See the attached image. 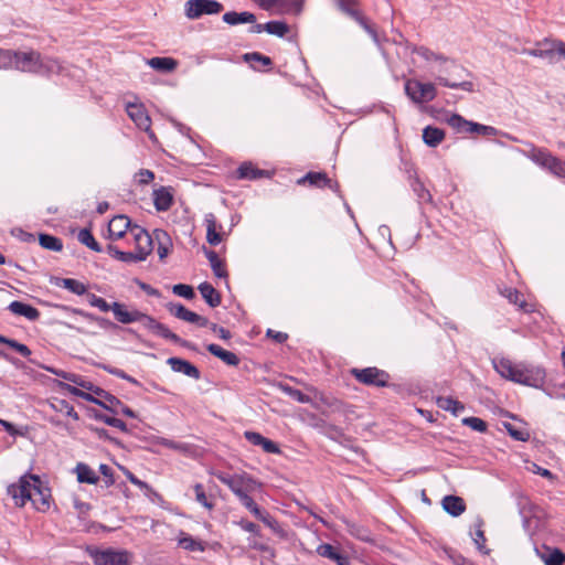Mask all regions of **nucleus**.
I'll return each mask as SVG.
<instances>
[{
  "label": "nucleus",
  "mask_w": 565,
  "mask_h": 565,
  "mask_svg": "<svg viewBox=\"0 0 565 565\" xmlns=\"http://www.w3.org/2000/svg\"><path fill=\"white\" fill-rule=\"evenodd\" d=\"M205 255L210 262L214 275L218 278L226 277V270L218 255L214 250H205Z\"/></svg>",
  "instance_id": "obj_34"
},
{
  "label": "nucleus",
  "mask_w": 565,
  "mask_h": 565,
  "mask_svg": "<svg viewBox=\"0 0 565 565\" xmlns=\"http://www.w3.org/2000/svg\"><path fill=\"white\" fill-rule=\"evenodd\" d=\"M540 555L545 565H563L565 562V554L558 548H546Z\"/></svg>",
  "instance_id": "obj_31"
},
{
  "label": "nucleus",
  "mask_w": 565,
  "mask_h": 565,
  "mask_svg": "<svg viewBox=\"0 0 565 565\" xmlns=\"http://www.w3.org/2000/svg\"><path fill=\"white\" fill-rule=\"evenodd\" d=\"M179 545L189 551H204V546L201 542L195 541L192 536L184 533H182L181 537L179 539Z\"/></svg>",
  "instance_id": "obj_43"
},
{
  "label": "nucleus",
  "mask_w": 565,
  "mask_h": 565,
  "mask_svg": "<svg viewBox=\"0 0 565 565\" xmlns=\"http://www.w3.org/2000/svg\"><path fill=\"white\" fill-rule=\"evenodd\" d=\"M96 565H129L130 554L126 551L105 550L93 554Z\"/></svg>",
  "instance_id": "obj_9"
},
{
  "label": "nucleus",
  "mask_w": 565,
  "mask_h": 565,
  "mask_svg": "<svg viewBox=\"0 0 565 565\" xmlns=\"http://www.w3.org/2000/svg\"><path fill=\"white\" fill-rule=\"evenodd\" d=\"M168 310L174 317L184 320L190 323H195L200 327L209 326V320L189 309H186L183 305L180 303H169L167 306Z\"/></svg>",
  "instance_id": "obj_12"
},
{
  "label": "nucleus",
  "mask_w": 565,
  "mask_h": 565,
  "mask_svg": "<svg viewBox=\"0 0 565 565\" xmlns=\"http://www.w3.org/2000/svg\"><path fill=\"white\" fill-rule=\"evenodd\" d=\"M107 249L110 256L124 263H138L145 260L143 257H141L140 254L137 253L136 250L122 252L118 249L115 245H109Z\"/></svg>",
  "instance_id": "obj_27"
},
{
  "label": "nucleus",
  "mask_w": 565,
  "mask_h": 565,
  "mask_svg": "<svg viewBox=\"0 0 565 565\" xmlns=\"http://www.w3.org/2000/svg\"><path fill=\"white\" fill-rule=\"evenodd\" d=\"M301 181H308L310 184L317 186H326L331 182V180L327 178V174L320 172H310Z\"/></svg>",
  "instance_id": "obj_48"
},
{
  "label": "nucleus",
  "mask_w": 565,
  "mask_h": 565,
  "mask_svg": "<svg viewBox=\"0 0 565 565\" xmlns=\"http://www.w3.org/2000/svg\"><path fill=\"white\" fill-rule=\"evenodd\" d=\"M523 53L530 56L545 58L553 63L555 53L565 58V42L545 39L537 43V47L525 49Z\"/></svg>",
  "instance_id": "obj_6"
},
{
  "label": "nucleus",
  "mask_w": 565,
  "mask_h": 565,
  "mask_svg": "<svg viewBox=\"0 0 565 565\" xmlns=\"http://www.w3.org/2000/svg\"><path fill=\"white\" fill-rule=\"evenodd\" d=\"M503 426L515 440L526 441L530 438V434L526 430L518 429L510 423H503Z\"/></svg>",
  "instance_id": "obj_53"
},
{
  "label": "nucleus",
  "mask_w": 565,
  "mask_h": 565,
  "mask_svg": "<svg viewBox=\"0 0 565 565\" xmlns=\"http://www.w3.org/2000/svg\"><path fill=\"white\" fill-rule=\"evenodd\" d=\"M77 480L82 483L95 484L98 481V477L88 466L78 463L76 466Z\"/></svg>",
  "instance_id": "obj_33"
},
{
  "label": "nucleus",
  "mask_w": 565,
  "mask_h": 565,
  "mask_svg": "<svg viewBox=\"0 0 565 565\" xmlns=\"http://www.w3.org/2000/svg\"><path fill=\"white\" fill-rule=\"evenodd\" d=\"M436 81H437L438 84H440L443 86H446V87H449V88H460V89H463L466 92H473L475 90L473 83L469 82V81H463V82H460V83H456V82H450L447 77L441 76V75L437 76Z\"/></svg>",
  "instance_id": "obj_38"
},
{
  "label": "nucleus",
  "mask_w": 565,
  "mask_h": 565,
  "mask_svg": "<svg viewBox=\"0 0 565 565\" xmlns=\"http://www.w3.org/2000/svg\"><path fill=\"white\" fill-rule=\"evenodd\" d=\"M153 202L158 211H167L171 207L173 196L167 188H160L153 191Z\"/></svg>",
  "instance_id": "obj_21"
},
{
  "label": "nucleus",
  "mask_w": 565,
  "mask_h": 565,
  "mask_svg": "<svg viewBox=\"0 0 565 565\" xmlns=\"http://www.w3.org/2000/svg\"><path fill=\"white\" fill-rule=\"evenodd\" d=\"M57 285L75 295H84L87 291V288L83 282L72 278H63Z\"/></svg>",
  "instance_id": "obj_36"
},
{
  "label": "nucleus",
  "mask_w": 565,
  "mask_h": 565,
  "mask_svg": "<svg viewBox=\"0 0 565 565\" xmlns=\"http://www.w3.org/2000/svg\"><path fill=\"white\" fill-rule=\"evenodd\" d=\"M260 447L265 452L268 454H280V449L276 443L268 438H264V441L262 443Z\"/></svg>",
  "instance_id": "obj_64"
},
{
  "label": "nucleus",
  "mask_w": 565,
  "mask_h": 565,
  "mask_svg": "<svg viewBox=\"0 0 565 565\" xmlns=\"http://www.w3.org/2000/svg\"><path fill=\"white\" fill-rule=\"evenodd\" d=\"M77 239L88 248H90L94 252H102L100 245L95 241L94 236L92 235L90 231L87 228H83L79 231L77 235Z\"/></svg>",
  "instance_id": "obj_37"
},
{
  "label": "nucleus",
  "mask_w": 565,
  "mask_h": 565,
  "mask_svg": "<svg viewBox=\"0 0 565 565\" xmlns=\"http://www.w3.org/2000/svg\"><path fill=\"white\" fill-rule=\"evenodd\" d=\"M445 138V131L440 128L427 126L423 130V140L429 147H437Z\"/></svg>",
  "instance_id": "obj_28"
},
{
  "label": "nucleus",
  "mask_w": 565,
  "mask_h": 565,
  "mask_svg": "<svg viewBox=\"0 0 565 565\" xmlns=\"http://www.w3.org/2000/svg\"><path fill=\"white\" fill-rule=\"evenodd\" d=\"M436 404L439 408L450 412L455 416H458L461 412L465 411L462 403L449 396L437 397Z\"/></svg>",
  "instance_id": "obj_25"
},
{
  "label": "nucleus",
  "mask_w": 565,
  "mask_h": 565,
  "mask_svg": "<svg viewBox=\"0 0 565 565\" xmlns=\"http://www.w3.org/2000/svg\"><path fill=\"white\" fill-rule=\"evenodd\" d=\"M245 60L247 62H254V61H257V62H260L264 66H268L271 64V60L268 57V56H265V55H262L259 53H247L245 54Z\"/></svg>",
  "instance_id": "obj_61"
},
{
  "label": "nucleus",
  "mask_w": 565,
  "mask_h": 565,
  "mask_svg": "<svg viewBox=\"0 0 565 565\" xmlns=\"http://www.w3.org/2000/svg\"><path fill=\"white\" fill-rule=\"evenodd\" d=\"M206 349L211 354L221 359L227 365L236 366L239 363V359L235 353L226 351L217 344H209Z\"/></svg>",
  "instance_id": "obj_23"
},
{
  "label": "nucleus",
  "mask_w": 565,
  "mask_h": 565,
  "mask_svg": "<svg viewBox=\"0 0 565 565\" xmlns=\"http://www.w3.org/2000/svg\"><path fill=\"white\" fill-rule=\"evenodd\" d=\"M130 236L135 244V250L140 254L143 259L152 252V237L151 235L138 225L130 228Z\"/></svg>",
  "instance_id": "obj_11"
},
{
  "label": "nucleus",
  "mask_w": 565,
  "mask_h": 565,
  "mask_svg": "<svg viewBox=\"0 0 565 565\" xmlns=\"http://www.w3.org/2000/svg\"><path fill=\"white\" fill-rule=\"evenodd\" d=\"M412 53L417 54L418 56L428 62L434 61L439 63H446L449 61L448 57L444 56L443 54L436 53L425 46H414L412 49Z\"/></svg>",
  "instance_id": "obj_30"
},
{
  "label": "nucleus",
  "mask_w": 565,
  "mask_h": 565,
  "mask_svg": "<svg viewBox=\"0 0 565 565\" xmlns=\"http://www.w3.org/2000/svg\"><path fill=\"white\" fill-rule=\"evenodd\" d=\"M441 504L444 510L452 516H459L466 510L465 501L457 495H446Z\"/></svg>",
  "instance_id": "obj_19"
},
{
  "label": "nucleus",
  "mask_w": 565,
  "mask_h": 565,
  "mask_svg": "<svg viewBox=\"0 0 565 565\" xmlns=\"http://www.w3.org/2000/svg\"><path fill=\"white\" fill-rule=\"evenodd\" d=\"M483 521L478 518L475 522V533L472 534V540L477 546V548L483 553V554H489V550L486 548V536H484V532H483Z\"/></svg>",
  "instance_id": "obj_32"
},
{
  "label": "nucleus",
  "mask_w": 565,
  "mask_h": 565,
  "mask_svg": "<svg viewBox=\"0 0 565 565\" xmlns=\"http://www.w3.org/2000/svg\"><path fill=\"white\" fill-rule=\"evenodd\" d=\"M468 132L479 134L486 137H492L499 134L498 129L492 126H486L473 121L471 122Z\"/></svg>",
  "instance_id": "obj_45"
},
{
  "label": "nucleus",
  "mask_w": 565,
  "mask_h": 565,
  "mask_svg": "<svg viewBox=\"0 0 565 565\" xmlns=\"http://www.w3.org/2000/svg\"><path fill=\"white\" fill-rule=\"evenodd\" d=\"M352 374L359 382L375 386H385L388 377L384 371L376 367L353 369Z\"/></svg>",
  "instance_id": "obj_10"
},
{
  "label": "nucleus",
  "mask_w": 565,
  "mask_h": 565,
  "mask_svg": "<svg viewBox=\"0 0 565 565\" xmlns=\"http://www.w3.org/2000/svg\"><path fill=\"white\" fill-rule=\"evenodd\" d=\"M87 300L90 306L98 308L103 312H107L111 309V305L107 303L104 298L98 297L95 294H88Z\"/></svg>",
  "instance_id": "obj_54"
},
{
  "label": "nucleus",
  "mask_w": 565,
  "mask_h": 565,
  "mask_svg": "<svg viewBox=\"0 0 565 565\" xmlns=\"http://www.w3.org/2000/svg\"><path fill=\"white\" fill-rule=\"evenodd\" d=\"M502 296H504L511 303L519 306L520 308L526 310V302L522 300V295L513 288H505L501 291Z\"/></svg>",
  "instance_id": "obj_44"
},
{
  "label": "nucleus",
  "mask_w": 565,
  "mask_h": 565,
  "mask_svg": "<svg viewBox=\"0 0 565 565\" xmlns=\"http://www.w3.org/2000/svg\"><path fill=\"white\" fill-rule=\"evenodd\" d=\"M547 170L557 178L565 179V162L556 157L550 159Z\"/></svg>",
  "instance_id": "obj_51"
},
{
  "label": "nucleus",
  "mask_w": 565,
  "mask_h": 565,
  "mask_svg": "<svg viewBox=\"0 0 565 565\" xmlns=\"http://www.w3.org/2000/svg\"><path fill=\"white\" fill-rule=\"evenodd\" d=\"M250 493H247L246 495H243L241 499H238L241 501V503L246 508L248 509L253 514L254 516L256 518L259 512L262 511V509L254 502V500L252 499V497L249 495Z\"/></svg>",
  "instance_id": "obj_56"
},
{
  "label": "nucleus",
  "mask_w": 565,
  "mask_h": 565,
  "mask_svg": "<svg viewBox=\"0 0 565 565\" xmlns=\"http://www.w3.org/2000/svg\"><path fill=\"white\" fill-rule=\"evenodd\" d=\"M462 424L480 433L487 430L486 422L478 417H466L462 419Z\"/></svg>",
  "instance_id": "obj_55"
},
{
  "label": "nucleus",
  "mask_w": 565,
  "mask_h": 565,
  "mask_svg": "<svg viewBox=\"0 0 565 565\" xmlns=\"http://www.w3.org/2000/svg\"><path fill=\"white\" fill-rule=\"evenodd\" d=\"M153 235H154V239L158 243L157 252H158L159 258L162 260L170 253V249L172 247L171 238L168 235V233L162 230H156L153 232Z\"/></svg>",
  "instance_id": "obj_22"
},
{
  "label": "nucleus",
  "mask_w": 565,
  "mask_h": 565,
  "mask_svg": "<svg viewBox=\"0 0 565 565\" xmlns=\"http://www.w3.org/2000/svg\"><path fill=\"white\" fill-rule=\"evenodd\" d=\"M494 370L505 380L511 382L531 386L540 387L545 381V371L535 365L525 363H513L509 359H494Z\"/></svg>",
  "instance_id": "obj_2"
},
{
  "label": "nucleus",
  "mask_w": 565,
  "mask_h": 565,
  "mask_svg": "<svg viewBox=\"0 0 565 565\" xmlns=\"http://www.w3.org/2000/svg\"><path fill=\"white\" fill-rule=\"evenodd\" d=\"M223 21L230 25H236L241 23H255L256 17L247 11L235 12L230 11L223 14Z\"/></svg>",
  "instance_id": "obj_24"
},
{
  "label": "nucleus",
  "mask_w": 565,
  "mask_h": 565,
  "mask_svg": "<svg viewBox=\"0 0 565 565\" xmlns=\"http://www.w3.org/2000/svg\"><path fill=\"white\" fill-rule=\"evenodd\" d=\"M266 32L277 36H285L289 32V28L285 22L270 21L265 23Z\"/></svg>",
  "instance_id": "obj_41"
},
{
  "label": "nucleus",
  "mask_w": 565,
  "mask_h": 565,
  "mask_svg": "<svg viewBox=\"0 0 565 565\" xmlns=\"http://www.w3.org/2000/svg\"><path fill=\"white\" fill-rule=\"evenodd\" d=\"M215 477L224 484H226L233 493L241 499L247 493H252L260 487L254 478L247 473L226 475L223 472L215 473Z\"/></svg>",
  "instance_id": "obj_4"
},
{
  "label": "nucleus",
  "mask_w": 565,
  "mask_h": 565,
  "mask_svg": "<svg viewBox=\"0 0 565 565\" xmlns=\"http://www.w3.org/2000/svg\"><path fill=\"white\" fill-rule=\"evenodd\" d=\"M17 52L10 50H0V68H15Z\"/></svg>",
  "instance_id": "obj_52"
},
{
  "label": "nucleus",
  "mask_w": 565,
  "mask_h": 565,
  "mask_svg": "<svg viewBox=\"0 0 565 565\" xmlns=\"http://www.w3.org/2000/svg\"><path fill=\"white\" fill-rule=\"evenodd\" d=\"M8 493L18 507H23L29 501L39 511H45L50 507V490L34 475L22 476L17 483L8 487Z\"/></svg>",
  "instance_id": "obj_1"
},
{
  "label": "nucleus",
  "mask_w": 565,
  "mask_h": 565,
  "mask_svg": "<svg viewBox=\"0 0 565 565\" xmlns=\"http://www.w3.org/2000/svg\"><path fill=\"white\" fill-rule=\"evenodd\" d=\"M147 64L156 71L166 73L173 72L178 66V62L172 57H152Z\"/></svg>",
  "instance_id": "obj_26"
},
{
  "label": "nucleus",
  "mask_w": 565,
  "mask_h": 565,
  "mask_svg": "<svg viewBox=\"0 0 565 565\" xmlns=\"http://www.w3.org/2000/svg\"><path fill=\"white\" fill-rule=\"evenodd\" d=\"M237 173L241 179H257L263 174V171L257 170L250 163H243L238 168Z\"/></svg>",
  "instance_id": "obj_47"
},
{
  "label": "nucleus",
  "mask_w": 565,
  "mask_h": 565,
  "mask_svg": "<svg viewBox=\"0 0 565 565\" xmlns=\"http://www.w3.org/2000/svg\"><path fill=\"white\" fill-rule=\"evenodd\" d=\"M99 419L111 427L120 429L121 431L127 430L126 424L119 418H116L113 416H107V415H102V416H99Z\"/></svg>",
  "instance_id": "obj_58"
},
{
  "label": "nucleus",
  "mask_w": 565,
  "mask_h": 565,
  "mask_svg": "<svg viewBox=\"0 0 565 565\" xmlns=\"http://www.w3.org/2000/svg\"><path fill=\"white\" fill-rule=\"evenodd\" d=\"M73 312L74 313H77V315H81L83 316L84 318L90 320V321H95L97 322L100 327L105 328L107 326H111V322L108 321L107 319H104V318H99V317H95L94 315L92 313H87L83 310H79V309H73Z\"/></svg>",
  "instance_id": "obj_59"
},
{
  "label": "nucleus",
  "mask_w": 565,
  "mask_h": 565,
  "mask_svg": "<svg viewBox=\"0 0 565 565\" xmlns=\"http://www.w3.org/2000/svg\"><path fill=\"white\" fill-rule=\"evenodd\" d=\"M39 243L43 248L49 250L61 252L63 249L62 241L49 234H40Z\"/></svg>",
  "instance_id": "obj_35"
},
{
  "label": "nucleus",
  "mask_w": 565,
  "mask_h": 565,
  "mask_svg": "<svg viewBox=\"0 0 565 565\" xmlns=\"http://www.w3.org/2000/svg\"><path fill=\"white\" fill-rule=\"evenodd\" d=\"M173 292L180 297L191 299L194 297L193 288L189 285L179 284L173 286Z\"/></svg>",
  "instance_id": "obj_57"
},
{
  "label": "nucleus",
  "mask_w": 565,
  "mask_h": 565,
  "mask_svg": "<svg viewBox=\"0 0 565 565\" xmlns=\"http://www.w3.org/2000/svg\"><path fill=\"white\" fill-rule=\"evenodd\" d=\"M523 153L531 159L536 164L547 169L550 164V159H553V154L545 149L537 148L533 145H530V149L526 151H523Z\"/></svg>",
  "instance_id": "obj_18"
},
{
  "label": "nucleus",
  "mask_w": 565,
  "mask_h": 565,
  "mask_svg": "<svg viewBox=\"0 0 565 565\" xmlns=\"http://www.w3.org/2000/svg\"><path fill=\"white\" fill-rule=\"evenodd\" d=\"M317 553L326 558H329L335 562L338 565H348L349 559L345 555L341 554L334 546L331 544H320L317 548Z\"/></svg>",
  "instance_id": "obj_20"
},
{
  "label": "nucleus",
  "mask_w": 565,
  "mask_h": 565,
  "mask_svg": "<svg viewBox=\"0 0 565 565\" xmlns=\"http://www.w3.org/2000/svg\"><path fill=\"white\" fill-rule=\"evenodd\" d=\"M264 10L276 9L278 13L287 11V0H254Z\"/></svg>",
  "instance_id": "obj_40"
},
{
  "label": "nucleus",
  "mask_w": 565,
  "mask_h": 565,
  "mask_svg": "<svg viewBox=\"0 0 565 565\" xmlns=\"http://www.w3.org/2000/svg\"><path fill=\"white\" fill-rule=\"evenodd\" d=\"M195 500L202 504L207 510H212L214 508V504L212 501H210L205 494L204 488L201 483H196L193 487Z\"/></svg>",
  "instance_id": "obj_50"
},
{
  "label": "nucleus",
  "mask_w": 565,
  "mask_h": 565,
  "mask_svg": "<svg viewBox=\"0 0 565 565\" xmlns=\"http://www.w3.org/2000/svg\"><path fill=\"white\" fill-rule=\"evenodd\" d=\"M405 93L414 103L423 104L435 99L437 89L433 83H424L412 78L405 83Z\"/></svg>",
  "instance_id": "obj_5"
},
{
  "label": "nucleus",
  "mask_w": 565,
  "mask_h": 565,
  "mask_svg": "<svg viewBox=\"0 0 565 565\" xmlns=\"http://www.w3.org/2000/svg\"><path fill=\"white\" fill-rule=\"evenodd\" d=\"M159 444L167 448H170V449H173V450H177L180 452H186L189 449L188 445H185V444L175 443L173 440L166 439V438H161Z\"/></svg>",
  "instance_id": "obj_60"
},
{
  "label": "nucleus",
  "mask_w": 565,
  "mask_h": 565,
  "mask_svg": "<svg viewBox=\"0 0 565 565\" xmlns=\"http://www.w3.org/2000/svg\"><path fill=\"white\" fill-rule=\"evenodd\" d=\"M15 68L22 72L33 73H60L62 66L52 58H42L38 52H17Z\"/></svg>",
  "instance_id": "obj_3"
},
{
  "label": "nucleus",
  "mask_w": 565,
  "mask_h": 565,
  "mask_svg": "<svg viewBox=\"0 0 565 565\" xmlns=\"http://www.w3.org/2000/svg\"><path fill=\"white\" fill-rule=\"evenodd\" d=\"M472 121H469L460 115L454 114L449 119L448 124L458 132L468 131Z\"/></svg>",
  "instance_id": "obj_46"
},
{
  "label": "nucleus",
  "mask_w": 565,
  "mask_h": 565,
  "mask_svg": "<svg viewBox=\"0 0 565 565\" xmlns=\"http://www.w3.org/2000/svg\"><path fill=\"white\" fill-rule=\"evenodd\" d=\"M136 178H137L138 183H140V184H148V183H150L154 179V174L150 170L141 169L136 174Z\"/></svg>",
  "instance_id": "obj_62"
},
{
  "label": "nucleus",
  "mask_w": 565,
  "mask_h": 565,
  "mask_svg": "<svg viewBox=\"0 0 565 565\" xmlns=\"http://www.w3.org/2000/svg\"><path fill=\"white\" fill-rule=\"evenodd\" d=\"M205 224H206V241L211 245H218L223 237L218 230H222V226L217 224L214 214L209 213L205 215Z\"/></svg>",
  "instance_id": "obj_15"
},
{
  "label": "nucleus",
  "mask_w": 565,
  "mask_h": 565,
  "mask_svg": "<svg viewBox=\"0 0 565 565\" xmlns=\"http://www.w3.org/2000/svg\"><path fill=\"white\" fill-rule=\"evenodd\" d=\"M8 309L15 316H22L30 321H35L40 317V311L28 303L21 301H12Z\"/></svg>",
  "instance_id": "obj_16"
},
{
  "label": "nucleus",
  "mask_w": 565,
  "mask_h": 565,
  "mask_svg": "<svg viewBox=\"0 0 565 565\" xmlns=\"http://www.w3.org/2000/svg\"><path fill=\"white\" fill-rule=\"evenodd\" d=\"M152 333H154L161 338L171 340L173 342L180 341V338L175 333L171 332L164 324H162L158 321H156V323L153 326Z\"/></svg>",
  "instance_id": "obj_49"
},
{
  "label": "nucleus",
  "mask_w": 565,
  "mask_h": 565,
  "mask_svg": "<svg viewBox=\"0 0 565 565\" xmlns=\"http://www.w3.org/2000/svg\"><path fill=\"white\" fill-rule=\"evenodd\" d=\"M199 291L203 299L211 306L217 307L221 303V296L216 289L209 282H202L199 286Z\"/></svg>",
  "instance_id": "obj_29"
},
{
  "label": "nucleus",
  "mask_w": 565,
  "mask_h": 565,
  "mask_svg": "<svg viewBox=\"0 0 565 565\" xmlns=\"http://www.w3.org/2000/svg\"><path fill=\"white\" fill-rule=\"evenodd\" d=\"M256 518L260 520L265 525H267L270 530H273L275 533L282 534V529L279 522L274 516H271L267 511L262 510Z\"/></svg>",
  "instance_id": "obj_42"
},
{
  "label": "nucleus",
  "mask_w": 565,
  "mask_h": 565,
  "mask_svg": "<svg viewBox=\"0 0 565 565\" xmlns=\"http://www.w3.org/2000/svg\"><path fill=\"white\" fill-rule=\"evenodd\" d=\"M277 387L284 392L285 394L289 395L291 398L296 399L297 402L299 403H310L311 402V398L303 394L302 392H300L299 390H296L287 384H284V383H279L277 385Z\"/></svg>",
  "instance_id": "obj_39"
},
{
  "label": "nucleus",
  "mask_w": 565,
  "mask_h": 565,
  "mask_svg": "<svg viewBox=\"0 0 565 565\" xmlns=\"http://www.w3.org/2000/svg\"><path fill=\"white\" fill-rule=\"evenodd\" d=\"M222 10V3L216 0H189L185 3V15L192 20L203 14H217Z\"/></svg>",
  "instance_id": "obj_7"
},
{
  "label": "nucleus",
  "mask_w": 565,
  "mask_h": 565,
  "mask_svg": "<svg viewBox=\"0 0 565 565\" xmlns=\"http://www.w3.org/2000/svg\"><path fill=\"white\" fill-rule=\"evenodd\" d=\"M245 438L254 446H260L264 441V436L256 431H245L244 433Z\"/></svg>",
  "instance_id": "obj_63"
},
{
  "label": "nucleus",
  "mask_w": 565,
  "mask_h": 565,
  "mask_svg": "<svg viewBox=\"0 0 565 565\" xmlns=\"http://www.w3.org/2000/svg\"><path fill=\"white\" fill-rule=\"evenodd\" d=\"M168 364L174 372L183 373L192 379L198 380L200 377V371L190 362L180 358H170Z\"/></svg>",
  "instance_id": "obj_17"
},
{
  "label": "nucleus",
  "mask_w": 565,
  "mask_h": 565,
  "mask_svg": "<svg viewBox=\"0 0 565 565\" xmlns=\"http://www.w3.org/2000/svg\"><path fill=\"white\" fill-rule=\"evenodd\" d=\"M117 321L120 323L136 322L140 317L139 310H128L124 303L114 302L110 309Z\"/></svg>",
  "instance_id": "obj_14"
},
{
  "label": "nucleus",
  "mask_w": 565,
  "mask_h": 565,
  "mask_svg": "<svg viewBox=\"0 0 565 565\" xmlns=\"http://www.w3.org/2000/svg\"><path fill=\"white\" fill-rule=\"evenodd\" d=\"M131 225L130 220L126 215H117L108 223V238L120 239L125 237L127 232L130 234Z\"/></svg>",
  "instance_id": "obj_13"
},
{
  "label": "nucleus",
  "mask_w": 565,
  "mask_h": 565,
  "mask_svg": "<svg viewBox=\"0 0 565 565\" xmlns=\"http://www.w3.org/2000/svg\"><path fill=\"white\" fill-rule=\"evenodd\" d=\"M126 111L139 129L145 130L150 137H153V132L151 131V119L141 103H127Z\"/></svg>",
  "instance_id": "obj_8"
}]
</instances>
